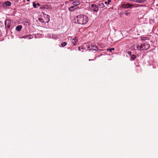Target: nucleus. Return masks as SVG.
I'll use <instances>...</instances> for the list:
<instances>
[{"label":"nucleus","instance_id":"27","mask_svg":"<svg viewBox=\"0 0 158 158\" xmlns=\"http://www.w3.org/2000/svg\"><path fill=\"white\" fill-rule=\"evenodd\" d=\"M93 47H94V46H93L91 44H90V48H92Z\"/></svg>","mask_w":158,"mask_h":158},{"label":"nucleus","instance_id":"7","mask_svg":"<svg viewBox=\"0 0 158 158\" xmlns=\"http://www.w3.org/2000/svg\"><path fill=\"white\" fill-rule=\"evenodd\" d=\"M77 38L76 37H75L72 39V42L74 46H75L77 45Z\"/></svg>","mask_w":158,"mask_h":158},{"label":"nucleus","instance_id":"19","mask_svg":"<svg viewBox=\"0 0 158 158\" xmlns=\"http://www.w3.org/2000/svg\"><path fill=\"white\" fill-rule=\"evenodd\" d=\"M67 43L66 42H63L61 43V45L62 47H64L67 45Z\"/></svg>","mask_w":158,"mask_h":158},{"label":"nucleus","instance_id":"34","mask_svg":"<svg viewBox=\"0 0 158 158\" xmlns=\"http://www.w3.org/2000/svg\"><path fill=\"white\" fill-rule=\"evenodd\" d=\"M73 0H69V1H73Z\"/></svg>","mask_w":158,"mask_h":158},{"label":"nucleus","instance_id":"25","mask_svg":"<svg viewBox=\"0 0 158 158\" xmlns=\"http://www.w3.org/2000/svg\"><path fill=\"white\" fill-rule=\"evenodd\" d=\"M96 59V57H95L94 58V59H89V61H90L91 60H94Z\"/></svg>","mask_w":158,"mask_h":158},{"label":"nucleus","instance_id":"20","mask_svg":"<svg viewBox=\"0 0 158 158\" xmlns=\"http://www.w3.org/2000/svg\"><path fill=\"white\" fill-rule=\"evenodd\" d=\"M146 0H137V2L139 3H142L145 1Z\"/></svg>","mask_w":158,"mask_h":158},{"label":"nucleus","instance_id":"5","mask_svg":"<svg viewBox=\"0 0 158 158\" xmlns=\"http://www.w3.org/2000/svg\"><path fill=\"white\" fill-rule=\"evenodd\" d=\"M134 6L133 4H130L129 3L123 4L122 5V7L124 8H131Z\"/></svg>","mask_w":158,"mask_h":158},{"label":"nucleus","instance_id":"17","mask_svg":"<svg viewBox=\"0 0 158 158\" xmlns=\"http://www.w3.org/2000/svg\"><path fill=\"white\" fill-rule=\"evenodd\" d=\"M103 2L104 3V4H109L111 2V0H108L107 1H105V0H103Z\"/></svg>","mask_w":158,"mask_h":158},{"label":"nucleus","instance_id":"3","mask_svg":"<svg viewBox=\"0 0 158 158\" xmlns=\"http://www.w3.org/2000/svg\"><path fill=\"white\" fill-rule=\"evenodd\" d=\"M90 9L94 11H97L98 10V7L95 4H92L90 6Z\"/></svg>","mask_w":158,"mask_h":158},{"label":"nucleus","instance_id":"15","mask_svg":"<svg viewBox=\"0 0 158 158\" xmlns=\"http://www.w3.org/2000/svg\"><path fill=\"white\" fill-rule=\"evenodd\" d=\"M75 6H73L70 7L69 9V10L70 11H72L73 10L75 9H76Z\"/></svg>","mask_w":158,"mask_h":158},{"label":"nucleus","instance_id":"30","mask_svg":"<svg viewBox=\"0 0 158 158\" xmlns=\"http://www.w3.org/2000/svg\"><path fill=\"white\" fill-rule=\"evenodd\" d=\"M143 6V5H138V6H136V7H137V6Z\"/></svg>","mask_w":158,"mask_h":158},{"label":"nucleus","instance_id":"2","mask_svg":"<svg viewBox=\"0 0 158 158\" xmlns=\"http://www.w3.org/2000/svg\"><path fill=\"white\" fill-rule=\"evenodd\" d=\"M150 45L147 43H143L142 44L139 46V49L142 50H146L148 49Z\"/></svg>","mask_w":158,"mask_h":158},{"label":"nucleus","instance_id":"9","mask_svg":"<svg viewBox=\"0 0 158 158\" xmlns=\"http://www.w3.org/2000/svg\"><path fill=\"white\" fill-rule=\"evenodd\" d=\"M33 36L31 35H27L23 36H22L20 37V38H24L25 39H30L33 38Z\"/></svg>","mask_w":158,"mask_h":158},{"label":"nucleus","instance_id":"33","mask_svg":"<svg viewBox=\"0 0 158 158\" xmlns=\"http://www.w3.org/2000/svg\"><path fill=\"white\" fill-rule=\"evenodd\" d=\"M27 1H30V0H27Z\"/></svg>","mask_w":158,"mask_h":158},{"label":"nucleus","instance_id":"23","mask_svg":"<svg viewBox=\"0 0 158 158\" xmlns=\"http://www.w3.org/2000/svg\"><path fill=\"white\" fill-rule=\"evenodd\" d=\"M16 29L17 31H20V25L16 27Z\"/></svg>","mask_w":158,"mask_h":158},{"label":"nucleus","instance_id":"4","mask_svg":"<svg viewBox=\"0 0 158 158\" xmlns=\"http://www.w3.org/2000/svg\"><path fill=\"white\" fill-rule=\"evenodd\" d=\"M48 18L45 20L44 19L43 16H41V18H39L38 19L39 21L41 23H45L48 22L49 18H48Z\"/></svg>","mask_w":158,"mask_h":158},{"label":"nucleus","instance_id":"24","mask_svg":"<svg viewBox=\"0 0 158 158\" xmlns=\"http://www.w3.org/2000/svg\"><path fill=\"white\" fill-rule=\"evenodd\" d=\"M114 50V48H112L110 49H108L107 51H109L110 52H111L112 50Z\"/></svg>","mask_w":158,"mask_h":158},{"label":"nucleus","instance_id":"16","mask_svg":"<svg viewBox=\"0 0 158 158\" xmlns=\"http://www.w3.org/2000/svg\"><path fill=\"white\" fill-rule=\"evenodd\" d=\"M98 5L101 8H102L104 7L105 6L103 1L102 2V3L99 4Z\"/></svg>","mask_w":158,"mask_h":158},{"label":"nucleus","instance_id":"14","mask_svg":"<svg viewBox=\"0 0 158 158\" xmlns=\"http://www.w3.org/2000/svg\"><path fill=\"white\" fill-rule=\"evenodd\" d=\"M4 4L6 5V6H10L11 5V3L10 2V1H6L5 2H4Z\"/></svg>","mask_w":158,"mask_h":158},{"label":"nucleus","instance_id":"29","mask_svg":"<svg viewBox=\"0 0 158 158\" xmlns=\"http://www.w3.org/2000/svg\"><path fill=\"white\" fill-rule=\"evenodd\" d=\"M127 53L129 55H131V52H127Z\"/></svg>","mask_w":158,"mask_h":158},{"label":"nucleus","instance_id":"22","mask_svg":"<svg viewBox=\"0 0 158 158\" xmlns=\"http://www.w3.org/2000/svg\"><path fill=\"white\" fill-rule=\"evenodd\" d=\"M33 6L34 8H37V7L36 6V4L35 2H33Z\"/></svg>","mask_w":158,"mask_h":158},{"label":"nucleus","instance_id":"11","mask_svg":"<svg viewBox=\"0 0 158 158\" xmlns=\"http://www.w3.org/2000/svg\"><path fill=\"white\" fill-rule=\"evenodd\" d=\"M80 4V2L78 1H76L73 2V4L75 6H77Z\"/></svg>","mask_w":158,"mask_h":158},{"label":"nucleus","instance_id":"26","mask_svg":"<svg viewBox=\"0 0 158 158\" xmlns=\"http://www.w3.org/2000/svg\"><path fill=\"white\" fill-rule=\"evenodd\" d=\"M36 6H40H40H41V5L39 3H36Z\"/></svg>","mask_w":158,"mask_h":158},{"label":"nucleus","instance_id":"10","mask_svg":"<svg viewBox=\"0 0 158 158\" xmlns=\"http://www.w3.org/2000/svg\"><path fill=\"white\" fill-rule=\"evenodd\" d=\"M85 47L87 48V49L89 50H92V51L94 50L96 51L95 49H93L92 48H90V43H87L85 44Z\"/></svg>","mask_w":158,"mask_h":158},{"label":"nucleus","instance_id":"32","mask_svg":"<svg viewBox=\"0 0 158 158\" xmlns=\"http://www.w3.org/2000/svg\"><path fill=\"white\" fill-rule=\"evenodd\" d=\"M126 15H128V13H127L125 14Z\"/></svg>","mask_w":158,"mask_h":158},{"label":"nucleus","instance_id":"28","mask_svg":"<svg viewBox=\"0 0 158 158\" xmlns=\"http://www.w3.org/2000/svg\"><path fill=\"white\" fill-rule=\"evenodd\" d=\"M130 1H131V2H137V0H129Z\"/></svg>","mask_w":158,"mask_h":158},{"label":"nucleus","instance_id":"1","mask_svg":"<svg viewBox=\"0 0 158 158\" xmlns=\"http://www.w3.org/2000/svg\"><path fill=\"white\" fill-rule=\"evenodd\" d=\"M75 20L77 21V22H76V23L81 25H85L88 22L89 19L86 16L81 14L76 16Z\"/></svg>","mask_w":158,"mask_h":158},{"label":"nucleus","instance_id":"31","mask_svg":"<svg viewBox=\"0 0 158 158\" xmlns=\"http://www.w3.org/2000/svg\"><path fill=\"white\" fill-rule=\"evenodd\" d=\"M22 27V26L21 25H20V30Z\"/></svg>","mask_w":158,"mask_h":158},{"label":"nucleus","instance_id":"12","mask_svg":"<svg viewBox=\"0 0 158 158\" xmlns=\"http://www.w3.org/2000/svg\"><path fill=\"white\" fill-rule=\"evenodd\" d=\"M133 48L134 50H136L137 49H138L139 50L140 49L139 47V45H134L132 47Z\"/></svg>","mask_w":158,"mask_h":158},{"label":"nucleus","instance_id":"18","mask_svg":"<svg viewBox=\"0 0 158 158\" xmlns=\"http://www.w3.org/2000/svg\"><path fill=\"white\" fill-rule=\"evenodd\" d=\"M78 50L79 51H81V50H82V52H83V50H84V46H80L78 47Z\"/></svg>","mask_w":158,"mask_h":158},{"label":"nucleus","instance_id":"21","mask_svg":"<svg viewBox=\"0 0 158 158\" xmlns=\"http://www.w3.org/2000/svg\"><path fill=\"white\" fill-rule=\"evenodd\" d=\"M136 57V56L135 55H132L131 56V58L133 60L135 59Z\"/></svg>","mask_w":158,"mask_h":158},{"label":"nucleus","instance_id":"8","mask_svg":"<svg viewBox=\"0 0 158 158\" xmlns=\"http://www.w3.org/2000/svg\"><path fill=\"white\" fill-rule=\"evenodd\" d=\"M10 21L9 20L6 19L5 22V25L6 27L9 28L10 27V25L9 24L10 22Z\"/></svg>","mask_w":158,"mask_h":158},{"label":"nucleus","instance_id":"13","mask_svg":"<svg viewBox=\"0 0 158 158\" xmlns=\"http://www.w3.org/2000/svg\"><path fill=\"white\" fill-rule=\"evenodd\" d=\"M48 16V18H49V20H48V22H49V21H50V19H49L50 16H49V15H46V14H45L44 15H43V17L44 19L46 20V19H47V18H47Z\"/></svg>","mask_w":158,"mask_h":158},{"label":"nucleus","instance_id":"6","mask_svg":"<svg viewBox=\"0 0 158 158\" xmlns=\"http://www.w3.org/2000/svg\"><path fill=\"white\" fill-rule=\"evenodd\" d=\"M50 8L49 6L47 4H42L40 7V9L42 10L45 9H48Z\"/></svg>","mask_w":158,"mask_h":158}]
</instances>
